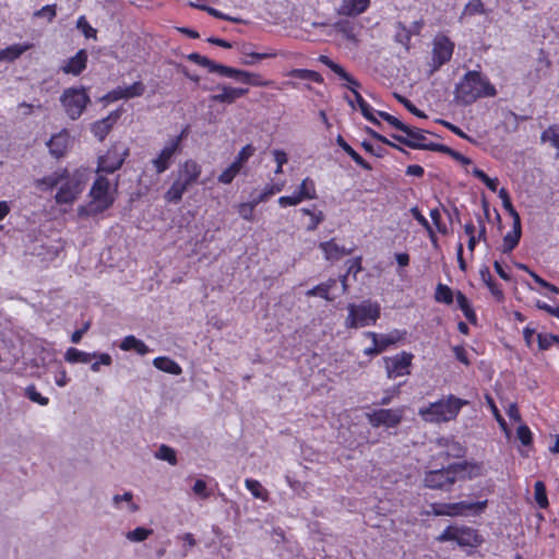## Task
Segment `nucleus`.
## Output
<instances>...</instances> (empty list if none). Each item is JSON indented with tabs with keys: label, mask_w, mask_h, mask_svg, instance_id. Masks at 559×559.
<instances>
[{
	"label": "nucleus",
	"mask_w": 559,
	"mask_h": 559,
	"mask_svg": "<svg viewBox=\"0 0 559 559\" xmlns=\"http://www.w3.org/2000/svg\"><path fill=\"white\" fill-rule=\"evenodd\" d=\"M381 317V306L378 301L365 299L359 304L347 306L344 325L346 329H359L374 325Z\"/></svg>",
	"instance_id": "nucleus-7"
},
{
	"label": "nucleus",
	"mask_w": 559,
	"mask_h": 559,
	"mask_svg": "<svg viewBox=\"0 0 559 559\" xmlns=\"http://www.w3.org/2000/svg\"><path fill=\"white\" fill-rule=\"evenodd\" d=\"M87 52L85 49H80L73 57L69 58L66 63L60 68L64 74L74 76L80 75L87 66Z\"/></svg>",
	"instance_id": "nucleus-21"
},
{
	"label": "nucleus",
	"mask_w": 559,
	"mask_h": 559,
	"mask_svg": "<svg viewBox=\"0 0 559 559\" xmlns=\"http://www.w3.org/2000/svg\"><path fill=\"white\" fill-rule=\"evenodd\" d=\"M466 405H468L467 400L449 394L426 406H421L418 409V415L427 424L441 425L455 420L461 409Z\"/></svg>",
	"instance_id": "nucleus-4"
},
{
	"label": "nucleus",
	"mask_w": 559,
	"mask_h": 559,
	"mask_svg": "<svg viewBox=\"0 0 559 559\" xmlns=\"http://www.w3.org/2000/svg\"><path fill=\"white\" fill-rule=\"evenodd\" d=\"M200 8L202 10L206 11L210 15H212V16H214L216 19L225 20V21H230V22H234V23H240L241 22L240 19L231 17V16L221 12L219 10H217L215 8L207 7V5H201Z\"/></svg>",
	"instance_id": "nucleus-61"
},
{
	"label": "nucleus",
	"mask_w": 559,
	"mask_h": 559,
	"mask_svg": "<svg viewBox=\"0 0 559 559\" xmlns=\"http://www.w3.org/2000/svg\"><path fill=\"white\" fill-rule=\"evenodd\" d=\"M240 52L243 56L241 63L245 66H253L263 59L275 58L277 56V52L274 49H269L263 52L251 51L249 44L242 45L240 48Z\"/></svg>",
	"instance_id": "nucleus-25"
},
{
	"label": "nucleus",
	"mask_w": 559,
	"mask_h": 559,
	"mask_svg": "<svg viewBox=\"0 0 559 559\" xmlns=\"http://www.w3.org/2000/svg\"><path fill=\"white\" fill-rule=\"evenodd\" d=\"M49 152L56 158L64 156L69 146V134L66 130L53 134L47 143Z\"/></svg>",
	"instance_id": "nucleus-24"
},
{
	"label": "nucleus",
	"mask_w": 559,
	"mask_h": 559,
	"mask_svg": "<svg viewBox=\"0 0 559 559\" xmlns=\"http://www.w3.org/2000/svg\"><path fill=\"white\" fill-rule=\"evenodd\" d=\"M246 487L252 496L257 499L266 500L267 499V491L263 488V486L254 479H246L245 481Z\"/></svg>",
	"instance_id": "nucleus-47"
},
{
	"label": "nucleus",
	"mask_w": 559,
	"mask_h": 559,
	"mask_svg": "<svg viewBox=\"0 0 559 559\" xmlns=\"http://www.w3.org/2000/svg\"><path fill=\"white\" fill-rule=\"evenodd\" d=\"M241 171V168L238 167L235 163H231L225 170H223L217 180L223 185H230L236 176Z\"/></svg>",
	"instance_id": "nucleus-45"
},
{
	"label": "nucleus",
	"mask_w": 559,
	"mask_h": 559,
	"mask_svg": "<svg viewBox=\"0 0 559 559\" xmlns=\"http://www.w3.org/2000/svg\"><path fill=\"white\" fill-rule=\"evenodd\" d=\"M201 174L202 166L195 159L189 158L179 164L176 178L164 194L165 201L178 204L185 192L198 182Z\"/></svg>",
	"instance_id": "nucleus-6"
},
{
	"label": "nucleus",
	"mask_w": 559,
	"mask_h": 559,
	"mask_svg": "<svg viewBox=\"0 0 559 559\" xmlns=\"http://www.w3.org/2000/svg\"><path fill=\"white\" fill-rule=\"evenodd\" d=\"M552 338H556L555 334H537L538 348L540 350L549 349L555 344V340Z\"/></svg>",
	"instance_id": "nucleus-63"
},
{
	"label": "nucleus",
	"mask_w": 559,
	"mask_h": 559,
	"mask_svg": "<svg viewBox=\"0 0 559 559\" xmlns=\"http://www.w3.org/2000/svg\"><path fill=\"white\" fill-rule=\"evenodd\" d=\"M414 355L411 352H401L394 356L384 357V367L389 379H396L411 374Z\"/></svg>",
	"instance_id": "nucleus-12"
},
{
	"label": "nucleus",
	"mask_w": 559,
	"mask_h": 559,
	"mask_svg": "<svg viewBox=\"0 0 559 559\" xmlns=\"http://www.w3.org/2000/svg\"><path fill=\"white\" fill-rule=\"evenodd\" d=\"M473 175L479 179L490 191H497L499 183L497 178H490L484 170L479 168H475Z\"/></svg>",
	"instance_id": "nucleus-51"
},
{
	"label": "nucleus",
	"mask_w": 559,
	"mask_h": 559,
	"mask_svg": "<svg viewBox=\"0 0 559 559\" xmlns=\"http://www.w3.org/2000/svg\"><path fill=\"white\" fill-rule=\"evenodd\" d=\"M488 501H460V502H451V503H442L443 508V516H466V515H477L480 514L487 507Z\"/></svg>",
	"instance_id": "nucleus-16"
},
{
	"label": "nucleus",
	"mask_w": 559,
	"mask_h": 559,
	"mask_svg": "<svg viewBox=\"0 0 559 559\" xmlns=\"http://www.w3.org/2000/svg\"><path fill=\"white\" fill-rule=\"evenodd\" d=\"M94 356H96V353H86L75 347H70L67 349L64 358L70 364H88L92 361Z\"/></svg>",
	"instance_id": "nucleus-37"
},
{
	"label": "nucleus",
	"mask_w": 559,
	"mask_h": 559,
	"mask_svg": "<svg viewBox=\"0 0 559 559\" xmlns=\"http://www.w3.org/2000/svg\"><path fill=\"white\" fill-rule=\"evenodd\" d=\"M477 14H486L484 2L481 0H471L465 4L461 19L463 16H474Z\"/></svg>",
	"instance_id": "nucleus-44"
},
{
	"label": "nucleus",
	"mask_w": 559,
	"mask_h": 559,
	"mask_svg": "<svg viewBox=\"0 0 559 559\" xmlns=\"http://www.w3.org/2000/svg\"><path fill=\"white\" fill-rule=\"evenodd\" d=\"M454 294L452 289L442 283H439L435 292V300L437 302L451 305L453 302Z\"/></svg>",
	"instance_id": "nucleus-43"
},
{
	"label": "nucleus",
	"mask_w": 559,
	"mask_h": 559,
	"mask_svg": "<svg viewBox=\"0 0 559 559\" xmlns=\"http://www.w3.org/2000/svg\"><path fill=\"white\" fill-rule=\"evenodd\" d=\"M406 136L393 134L392 138L413 150H427L435 152L436 150H444L445 145L439 143L427 142L425 131L408 126V130L403 131Z\"/></svg>",
	"instance_id": "nucleus-11"
},
{
	"label": "nucleus",
	"mask_w": 559,
	"mask_h": 559,
	"mask_svg": "<svg viewBox=\"0 0 559 559\" xmlns=\"http://www.w3.org/2000/svg\"><path fill=\"white\" fill-rule=\"evenodd\" d=\"M254 152V146L252 144H247L239 151L233 163H235L238 167L242 168L243 165L249 160V158L253 156Z\"/></svg>",
	"instance_id": "nucleus-52"
},
{
	"label": "nucleus",
	"mask_w": 559,
	"mask_h": 559,
	"mask_svg": "<svg viewBox=\"0 0 559 559\" xmlns=\"http://www.w3.org/2000/svg\"><path fill=\"white\" fill-rule=\"evenodd\" d=\"M483 466L468 461L451 464L440 469L429 471L425 484L431 489L448 490L456 480L472 479L481 475Z\"/></svg>",
	"instance_id": "nucleus-2"
},
{
	"label": "nucleus",
	"mask_w": 559,
	"mask_h": 559,
	"mask_svg": "<svg viewBox=\"0 0 559 559\" xmlns=\"http://www.w3.org/2000/svg\"><path fill=\"white\" fill-rule=\"evenodd\" d=\"M145 92V85L141 81H136L129 86L123 87L126 99L140 97Z\"/></svg>",
	"instance_id": "nucleus-53"
},
{
	"label": "nucleus",
	"mask_w": 559,
	"mask_h": 559,
	"mask_svg": "<svg viewBox=\"0 0 559 559\" xmlns=\"http://www.w3.org/2000/svg\"><path fill=\"white\" fill-rule=\"evenodd\" d=\"M542 142H550L551 146L557 150V157L559 158V123L551 124L540 134Z\"/></svg>",
	"instance_id": "nucleus-40"
},
{
	"label": "nucleus",
	"mask_w": 559,
	"mask_h": 559,
	"mask_svg": "<svg viewBox=\"0 0 559 559\" xmlns=\"http://www.w3.org/2000/svg\"><path fill=\"white\" fill-rule=\"evenodd\" d=\"M405 408H379L368 414V421L372 427L395 428L403 420Z\"/></svg>",
	"instance_id": "nucleus-14"
},
{
	"label": "nucleus",
	"mask_w": 559,
	"mask_h": 559,
	"mask_svg": "<svg viewBox=\"0 0 559 559\" xmlns=\"http://www.w3.org/2000/svg\"><path fill=\"white\" fill-rule=\"evenodd\" d=\"M534 497L539 508L545 509L548 507L546 487L545 484L540 480L536 481L534 485Z\"/></svg>",
	"instance_id": "nucleus-48"
},
{
	"label": "nucleus",
	"mask_w": 559,
	"mask_h": 559,
	"mask_svg": "<svg viewBox=\"0 0 559 559\" xmlns=\"http://www.w3.org/2000/svg\"><path fill=\"white\" fill-rule=\"evenodd\" d=\"M181 150L176 146L169 140L166 142L164 147L160 150L158 155L152 159V165L157 175L165 173L173 164V159L176 154L180 153Z\"/></svg>",
	"instance_id": "nucleus-18"
},
{
	"label": "nucleus",
	"mask_w": 559,
	"mask_h": 559,
	"mask_svg": "<svg viewBox=\"0 0 559 559\" xmlns=\"http://www.w3.org/2000/svg\"><path fill=\"white\" fill-rule=\"evenodd\" d=\"M337 284L336 278H329L326 282L320 283L311 289L307 290L306 295L308 297H320L326 301H333L335 296H331L330 292Z\"/></svg>",
	"instance_id": "nucleus-28"
},
{
	"label": "nucleus",
	"mask_w": 559,
	"mask_h": 559,
	"mask_svg": "<svg viewBox=\"0 0 559 559\" xmlns=\"http://www.w3.org/2000/svg\"><path fill=\"white\" fill-rule=\"evenodd\" d=\"M153 365L158 370L169 374L179 376L182 372V368L180 367V365L174 359L166 356H159L154 358Z\"/></svg>",
	"instance_id": "nucleus-30"
},
{
	"label": "nucleus",
	"mask_w": 559,
	"mask_h": 559,
	"mask_svg": "<svg viewBox=\"0 0 559 559\" xmlns=\"http://www.w3.org/2000/svg\"><path fill=\"white\" fill-rule=\"evenodd\" d=\"M93 358H96V360L91 365V370L93 372H98L100 365L110 366L112 364V358L107 353L96 354Z\"/></svg>",
	"instance_id": "nucleus-59"
},
{
	"label": "nucleus",
	"mask_w": 559,
	"mask_h": 559,
	"mask_svg": "<svg viewBox=\"0 0 559 559\" xmlns=\"http://www.w3.org/2000/svg\"><path fill=\"white\" fill-rule=\"evenodd\" d=\"M516 266L519 270H522V271L528 273L530 276L534 280V282L536 284H538L539 286L546 288L547 290H549L552 294H556V295L559 294V288L556 285H554V284L547 282L546 280H544L543 277H540L537 273L532 271L526 264L518 263Z\"/></svg>",
	"instance_id": "nucleus-39"
},
{
	"label": "nucleus",
	"mask_w": 559,
	"mask_h": 559,
	"mask_svg": "<svg viewBox=\"0 0 559 559\" xmlns=\"http://www.w3.org/2000/svg\"><path fill=\"white\" fill-rule=\"evenodd\" d=\"M370 4V0H342L337 9V14L343 16H357L365 13Z\"/></svg>",
	"instance_id": "nucleus-22"
},
{
	"label": "nucleus",
	"mask_w": 559,
	"mask_h": 559,
	"mask_svg": "<svg viewBox=\"0 0 559 559\" xmlns=\"http://www.w3.org/2000/svg\"><path fill=\"white\" fill-rule=\"evenodd\" d=\"M110 187L109 179L104 175L97 174L88 193L91 200L86 205L79 207V216L95 217L110 209L116 200Z\"/></svg>",
	"instance_id": "nucleus-5"
},
{
	"label": "nucleus",
	"mask_w": 559,
	"mask_h": 559,
	"mask_svg": "<svg viewBox=\"0 0 559 559\" xmlns=\"http://www.w3.org/2000/svg\"><path fill=\"white\" fill-rule=\"evenodd\" d=\"M86 183L85 169L59 168L52 174L36 179L34 185L41 191H51L58 187L55 195L56 203L59 205L73 204L83 192Z\"/></svg>",
	"instance_id": "nucleus-1"
},
{
	"label": "nucleus",
	"mask_w": 559,
	"mask_h": 559,
	"mask_svg": "<svg viewBox=\"0 0 559 559\" xmlns=\"http://www.w3.org/2000/svg\"><path fill=\"white\" fill-rule=\"evenodd\" d=\"M497 90L480 71H467L455 87V99L462 105H472L479 98L495 97Z\"/></svg>",
	"instance_id": "nucleus-3"
},
{
	"label": "nucleus",
	"mask_w": 559,
	"mask_h": 559,
	"mask_svg": "<svg viewBox=\"0 0 559 559\" xmlns=\"http://www.w3.org/2000/svg\"><path fill=\"white\" fill-rule=\"evenodd\" d=\"M60 103L67 116L71 120H76L91 103V98L84 86L68 87L62 92Z\"/></svg>",
	"instance_id": "nucleus-8"
},
{
	"label": "nucleus",
	"mask_w": 559,
	"mask_h": 559,
	"mask_svg": "<svg viewBox=\"0 0 559 559\" xmlns=\"http://www.w3.org/2000/svg\"><path fill=\"white\" fill-rule=\"evenodd\" d=\"M93 358H96V360L91 365V370L93 372H98L100 365L110 366L112 364V358L107 353L96 354Z\"/></svg>",
	"instance_id": "nucleus-58"
},
{
	"label": "nucleus",
	"mask_w": 559,
	"mask_h": 559,
	"mask_svg": "<svg viewBox=\"0 0 559 559\" xmlns=\"http://www.w3.org/2000/svg\"><path fill=\"white\" fill-rule=\"evenodd\" d=\"M314 198H317L314 181L307 177L292 195L282 197V206L297 205L304 200H312Z\"/></svg>",
	"instance_id": "nucleus-17"
},
{
	"label": "nucleus",
	"mask_w": 559,
	"mask_h": 559,
	"mask_svg": "<svg viewBox=\"0 0 559 559\" xmlns=\"http://www.w3.org/2000/svg\"><path fill=\"white\" fill-rule=\"evenodd\" d=\"M355 100L358 104L361 115L370 122L380 124L379 120L373 114V108L364 99L360 93H356Z\"/></svg>",
	"instance_id": "nucleus-42"
},
{
	"label": "nucleus",
	"mask_w": 559,
	"mask_h": 559,
	"mask_svg": "<svg viewBox=\"0 0 559 559\" xmlns=\"http://www.w3.org/2000/svg\"><path fill=\"white\" fill-rule=\"evenodd\" d=\"M130 155V150L124 144L116 142L109 148L97 157L96 173L114 174L119 170L127 157Z\"/></svg>",
	"instance_id": "nucleus-9"
},
{
	"label": "nucleus",
	"mask_w": 559,
	"mask_h": 559,
	"mask_svg": "<svg viewBox=\"0 0 559 559\" xmlns=\"http://www.w3.org/2000/svg\"><path fill=\"white\" fill-rule=\"evenodd\" d=\"M285 75L290 80L285 81L282 85L299 90H310V82L322 84L324 81L319 72L308 69H293Z\"/></svg>",
	"instance_id": "nucleus-15"
},
{
	"label": "nucleus",
	"mask_w": 559,
	"mask_h": 559,
	"mask_svg": "<svg viewBox=\"0 0 559 559\" xmlns=\"http://www.w3.org/2000/svg\"><path fill=\"white\" fill-rule=\"evenodd\" d=\"M25 395L34 403H37L41 406H46L49 403V399L43 396L36 389L34 384L28 385L25 389Z\"/></svg>",
	"instance_id": "nucleus-55"
},
{
	"label": "nucleus",
	"mask_w": 559,
	"mask_h": 559,
	"mask_svg": "<svg viewBox=\"0 0 559 559\" xmlns=\"http://www.w3.org/2000/svg\"><path fill=\"white\" fill-rule=\"evenodd\" d=\"M396 99L413 115L419 118H426V115L424 111L419 110L408 98L395 95Z\"/></svg>",
	"instance_id": "nucleus-62"
},
{
	"label": "nucleus",
	"mask_w": 559,
	"mask_h": 559,
	"mask_svg": "<svg viewBox=\"0 0 559 559\" xmlns=\"http://www.w3.org/2000/svg\"><path fill=\"white\" fill-rule=\"evenodd\" d=\"M273 192H264V193H261L257 199H254L252 202H247V203H240L238 205V213L239 215L246 219V221H249L251 222L253 219V213H254V207L262 201L266 200L267 195L269 194H272Z\"/></svg>",
	"instance_id": "nucleus-34"
},
{
	"label": "nucleus",
	"mask_w": 559,
	"mask_h": 559,
	"mask_svg": "<svg viewBox=\"0 0 559 559\" xmlns=\"http://www.w3.org/2000/svg\"><path fill=\"white\" fill-rule=\"evenodd\" d=\"M319 249L323 252V255L328 261L340 260L342 257L348 255L353 251L352 249H346L345 247L340 246L335 238L320 242Z\"/></svg>",
	"instance_id": "nucleus-23"
},
{
	"label": "nucleus",
	"mask_w": 559,
	"mask_h": 559,
	"mask_svg": "<svg viewBox=\"0 0 559 559\" xmlns=\"http://www.w3.org/2000/svg\"><path fill=\"white\" fill-rule=\"evenodd\" d=\"M247 93H248V88L223 86L222 93L212 95L211 99L215 103L231 104L236 99L245 96Z\"/></svg>",
	"instance_id": "nucleus-26"
},
{
	"label": "nucleus",
	"mask_w": 559,
	"mask_h": 559,
	"mask_svg": "<svg viewBox=\"0 0 559 559\" xmlns=\"http://www.w3.org/2000/svg\"><path fill=\"white\" fill-rule=\"evenodd\" d=\"M454 43L445 35H437L432 43L431 68L432 71L439 70L448 63L454 52Z\"/></svg>",
	"instance_id": "nucleus-13"
},
{
	"label": "nucleus",
	"mask_w": 559,
	"mask_h": 559,
	"mask_svg": "<svg viewBox=\"0 0 559 559\" xmlns=\"http://www.w3.org/2000/svg\"><path fill=\"white\" fill-rule=\"evenodd\" d=\"M430 217L432 219V223L433 225L436 226L437 230L441 234V235H447L448 234V227L444 223H442V218H441V213L439 211V209H431L430 210Z\"/></svg>",
	"instance_id": "nucleus-60"
},
{
	"label": "nucleus",
	"mask_w": 559,
	"mask_h": 559,
	"mask_svg": "<svg viewBox=\"0 0 559 559\" xmlns=\"http://www.w3.org/2000/svg\"><path fill=\"white\" fill-rule=\"evenodd\" d=\"M367 337H369L372 343L378 345V348L383 353L391 346V341L388 338L386 334H378L372 331H368L365 333Z\"/></svg>",
	"instance_id": "nucleus-49"
},
{
	"label": "nucleus",
	"mask_w": 559,
	"mask_h": 559,
	"mask_svg": "<svg viewBox=\"0 0 559 559\" xmlns=\"http://www.w3.org/2000/svg\"><path fill=\"white\" fill-rule=\"evenodd\" d=\"M456 302L459 308L462 310L464 317L471 324L477 323V316L475 310L472 307L471 301L468 298L461 292L457 290L455 294Z\"/></svg>",
	"instance_id": "nucleus-32"
},
{
	"label": "nucleus",
	"mask_w": 559,
	"mask_h": 559,
	"mask_svg": "<svg viewBox=\"0 0 559 559\" xmlns=\"http://www.w3.org/2000/svg\"><path fill=\"white\" fill-rule=\"evenodd\" d=\"M335 28L341 33L347 40L357 44V25L348 20L338 21L335 24Z\"/></svg>",
	"instance_id": "nucleus-38"
},
{
	"label": "nucleus",
	"mask_w": 559,
	"mask_h": 559,
	"mask_svg": "<svg viewBox=\"0 0 559 559\" xmlns=\"http://www.w3.org/2000/svg\"><path fill=\"white\" fill-rule=\"evenodd\" d=\"M188 60L197 63L200 67L206 68L210 73L213 72L215 61L209 59L207 57H204L198 52H192L188 55Z\"/></svg>",
	"instance_id": "nucleus-56"
},
{
	"label": "nucleus",
	"mask_w": 559,
	"mask_h": 559,
	"mask_svg": "<svg viewBox=\"0 0 559 559\" xmlns=\"http://www.w3.org/2000/svg\"><path fill=\"white\" fill-rule=\"evenodd\" d=\"M120 348L124 352L135 350L140 355H146L148 353L147 345L134 335L126 336L120 343Z\"/></svg>",
	"instance_id": "nucleus-35"
},
{
	"label": "nucleus",
	"mask_w": 559,
	"mask_h": 559,
	"mask_svg": "<svg viewBox=\"0 0 559 559\" xmlns=\"http://www.w3.org/2000/svg\"><path fill=\"white\" fill-rule=\"evenodd\" d=\"M438 543L453 542L460 547H475L480 540L476 531L465 525H449L436 537Z\"/></svg>",
	"instance_id": "nucleus-10"
},
{
	"label": "nucleus",
	"mask_w": 559,
	"mask_h": 559,
	"mask_svg": "<svg viewBox=\"0 0 559 559\" xmlns=\"http://www.w3.org/2000/svg\"><path fill=\"white\" fill-rule=\"evenodd\" d=\"M521 235V218L516 217V221L513 222L512 230L508 231L507 235L503 237L502 251L504 253H509L512 250H514L520 242Z\"/></svg>",
	"instance_id": "nucleus-27"
},
{
	"label": "nucleus",
	"mask_w": 559,
	"mask_h": 559,
	"mask_svg": "<svg viewBox=\"0 0 559 559\" xmlns=\"http://www.w3.org/2000/svg\"><path fill=\"white\" fill-rule=\"evenodd\" d=\"M103 99L107 103L118 102L120 99H126V95L123 94V87L118 86L111 91H109Z\"/></svg>",
	"instance_id": "nucleus-64"
},
{
	"label": "nucleus",
	"mask_w": 559,
	"mask_h": 559,
	"mask_svg": "<svg viewBox=\"0 0 559 559\" xmlns=\"http://www.w3.org/2000/svg\"><path fill=\"white\" fill-rule=\"evenodd\" d=\"M57 15V7L56 4H47L41 9L34 12V16L36 17H46L48 22H52Z\"/></svg>",
	"instance_id": "nucleus-57"
},
{
	"label": "nucleus",
	"mask_w": 559,
	"mask_h": 559,
	"mask_svg": "<svg viewBox=\"0 0 559 559\" xmlns=\"http://www.w3.org/2000/svg\"><path fill=\"white\" fill-rule=\"evenodd\" d=\"M120 117L121 111L119 109L112 110L105 118L95 121L91 127V132L99 142H103L110 133L114 126L118 122Z\"/></svg>",
	"instance_id": "nucleus-19"
},
{
	"label": "nucleus",
	"mask_w": 559,
	"mask_h": 559,
	"mask_svg": "<svg viewBox=\"0 0 559 559\" xmlns=\"http://www.w3.org/2000/svg\"><path fill=\"white\" fill-rule=\"evenodd\" d=\"M76 27L80 29L85 38H97V31L94 28L84 15H81L76 21Z\"/></svg>",
	"instance_id": "nucleus-50"
},
{
	"label": "nucleus",
	"mask_w": 559,
	"mask_h": 559,
	"mask_svg": "<svg viewBox=\"0 0 559 559\" xmlns=\"http://www.w3.org/2000/svg\"><path fill=\"white\" fill-rule=\"evenodd\" d=\"M112 504L117 509H127L129 512L134 513L139 510V506L133 501V493L127 491L122 495H115L112 497Z\"/></svg>",
	"instance_id": "nucleus-36"
},
{
	"label": "nucleus",
	"mask_w": 559,
	"mask_h": 559,
	"mask_svg": "<svg viewBox=\"0 0 559 559\" xmlns=\"http://www.w3.org/2000/svg\"><path fill=\"white\" fill-rule=\"evenodd\" d=\"M154 531L152 528L139 526L135 527L134 530L126 532L124 537L130 543H141L151 537Z\"/></svg>",
	"instance_id": "nucleus-41"
},
{
	"label": "nucleus",
	"mask_w": 559,
	"mask_h": 559,
	"mask_svg": "<svg viewBox=\"0 0 559 559\" xmlns=\"http://www.w3.org/2000/svg\"><path fill=\"white\" fill-rule=\"evenodd\" d=\"M480 276H481V280L484 281V283L486 284L487 288L491 293V295L495 297V299L498 302L503 301L504 300L503 290H502L501 286L497 282L493 281L488 267H484L483 270H480Z\"/></svg>",
	"instance_id": "nucleus-31"
},
{
	"label": "nucleus",
	"mask_w": 559,
	"mask_h": 559,
	"mask_svg": "<svg viewBox=\"0 0 559 559\" xmlns=\"http://www.w3.org/2000/svg\"><path fill=\"white\" fill-rule=\"evenodd\" d=\"M516 438L522 445L528 447L533 442V433L530 427L525 424L520 425L516 429Z\"/></svg>",
	"instance_id": "nucleus-54"
},
{
	"label": "nucleus",
	"mask_w": 559,
	"mask_h": 559,
	"mask_svg": "<svg viewBox=\"0 0 559 559\" xmlns=\"http://www.w3.org/2000/svg\"><path fill=\"white\" fill-rule=\"evenodd\" d=\"M33 47L32 44H13L3 49H0V61L12 62L20 58L25 51Z\"/></svg>",
	"instance_id": "nucleus-29"
},
{
	"label": "nucleus",
	"mask_w": 559,
	"mask_h": 559,
	"mask_svg": "<svg viewBox=\"0 0 559 559\" xmlns=\"http://www.w3.org/2000/svg\"><path fill=\"white\" fill-rule=\"evenodd\" d=\"M319 61L326 66L336 75H338L340 79L346 81L348 83L347 87L353 92L354 96H356V93H359L358 88L360 87V83L353 75L346 72V70L342 66L334 62L332 59L324 55H321L319 57Z\"/></svg>",
	"instance_id": "nucleus-20"
},
{
	"label": "nucleus",
	"mask_w": 559,
	"mask_h": 559,
	"mask_svg": "<svg viewBox=\"0 0 559 559\" xmlns=\"http://www.w3.org/2000/svg\"><path fill=\"white\" fill-rule=\"evenodd\" d=\"M411 213H412L413 217L427 230L431 241L436 242L437 241L436 234H435L431 225L429 224L427 218L421 214V212L418 210V207L417 206L412 207Z\"/></svg>",
	"instance_id": "nucleus-46"
},
{
	"label": "nucleus",
	"mask_w": 559,
	"mask_h": 559,
	"mask_svg": "<svg viewBox=\"0 0 559 559\" xmlns=\"http://www.w3.org/2000/svg\"><path fill=\"white\" fill-rule=\"evenodd\" d=\"M337 145L362 169L371 170V165L366 162L345 140L342 135L336 139Z\"/></svg>",
	"instance_id": "nucleus-33"
}]
</instances>
